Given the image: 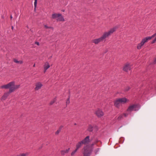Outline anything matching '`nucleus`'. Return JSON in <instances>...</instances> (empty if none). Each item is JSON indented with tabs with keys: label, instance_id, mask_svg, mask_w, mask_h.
I'll use <instances>...</instances> for the list:
<instances>
[{
	"label": "nucleus",
	"instance_id": "9b49d317",
	"mask_svg": "<svg viewBox=\"0 0 156 156\" xmlns=\"http://www.w3.org/2000/svg\"><path fill=\"white\" fill-rule=\"evenodd\" d=\"M101 144V142L98 140H96L91 145V147L94 144H96L97 146L99 147Z\"/></svg>",
	"mask_w": 156,
	"mask_h": 156
},
{
	"label": "nucleus",
	"instance_id": "f3484780",
	"mask_svg": "<svg viewBox=\"0 0 156 156\" xmlns=\"http://www.w3.org/2000/svg\"><path fill=\"white\" fill-rule=\"evenodd\" d=\"M57 21H64L65 20L63 17L61 16H59L57 20Z\"/></svg>",
	"mask_w": 156,
	"mask_h": 156
},
{
	"label": "nucleus",
	"instance_id": "423d86ee",
	"mask_svg": "<svg viewBox=\"0 0 156 156\" xmlns=\"http://www.w3.org/2000/svg\"><path fill=\"white\" fill-rule=\"evenodd\" d=\"M156 35V33L153 34L152 36L150 37H145V38L143 39L141 42L144 45V44L147 42L148 40H151L152 38L154 37Z\"/></svg>",
	"mask_w": 156,
	"mask_h": 156
},
{
	"label": "nucleus",
	"instance_id": "f03ea898",
	"mask_svg": "<svg viewBox=\"0 0 156 156\" xmlns=\"http://www.w3.org/2000/svg\"><path fill=\"white\" fill-rule=\"evenodd\" d=\"M81 142L83 144L86 145L84 147V151L83 153L84 156H89L92 149L91 146L88 145L90 142L89 136H87L84 139L81 141Z\"/></svg>",
	"mask_w": 156,
	"mask_h": 156
},
{
	"label": "nucleus",
	"instance_id": "473e14b6",
	"mask_svg": "<svg viewBox=\"0 0 156 156\" xmlns=\"http://www.w3.org/2000/svg\"><path fill=\"white\" fill-rule=\"evenodd\" d=\"M35 64H34V65H33V66L34 67H35Z\"/></svg>",
	"mask_w": 156,
	"mask_h": 156
},
{
	"label": "nucleus",
	"instance_id": "c756f323",
	"mask_svg": "<svg viewBox=\"0 0 156 156\" xmlns=\"http://www.w3.org/2000/svg\"><path fill=\"white\" fill-rule=\"evenodd\" d=\"M35 44L37 45H39V43L38 42H35Z\"/></svg>",
	"mask_w": 156,
	"mask_h": 156
},
{
	"label": "nucleus",
	"instance_id": "2eb2a0df",
	"mask_svg": "<svg viewBox=\"0 0 156 156\" xmlns=\"http://www.w3.org/2000/svg\"><path fill=\"white\" fill-rule=\"evenodd\" d=\"M83 145L81 141L78 143L76 145V149L78 150Z\"/></svg>",
	"mask_w": 156,
	"mask_h": 156
},
{
	"label": "nucleus",
	"instance_id": "4be33fe9",
	"mask_svg": "<svg viewBox=\"0 0 156 156\" xmlns=\"http://www.w3.org/2000/svg\"><path fill=\"white\" fill-rule=\"evenodd\" d=\"M44 27L46 29H50L52 30H53V28L52 27H48L46 25H44Z\"/></svg>",
	"mask_w": 156,
	"mask_h": 156
},
{
	"label": "nucleus",
	"instance_id": "2f4dec72",
	"mask_svg": "<svg viewBox=\"0 0 156 156\" xmlns=\"http://www.w3.org/2000/svg\"><path fill=\"white\" fill-rule=\"evenodd\" d=\"M10 19H12V15H11V16H10Z\"/></svg>",
	"mask_w": 156,
	"mask_h": 156
},
{
	"label": "nucleus",
	"instance_id": "aec40b11",
	"mask_svg": "<svg viewBox=\"0 0 156 156\" xmlns=\"http://www.w3.org/2000/svg\"><path fill=\"white\" fill-rule=\"evenodd\" d=\"M143 45H144L141 42H140L138 44L137 47V49L139 50L140 49Z\"/></svg>",
	"mask_w": 156,
	"mask_h": 156
},
{
	"label": "nucleus",
	"instance_id": "b1692460",
	"mask_svg": "<svg viewBox=\"0 0 156 156\" xmlns=\"http://www.w3.org/2000/svg\"><path fill=\"white\" fill-rule=\"evenodd\" d=\"M55 99H54L52 101H51L50 102V105H52L53 103H55Z\"/></svg>",
	"mask_w": 156,
	"mask_h": 156
},
{
	"label": "nucleus",
	"instance_id": "f257e3e1",
	"mask_svg": "<svg viewBox=\"0 0 156 156\" xmlns=\"http://www.w3.org/2000/svg\"><path fill=\"white\" fill-rule=\"evenodd\" d=\"M20 87V85H15V83L13 81L10 82L6 85L1 86V88L9 89V91L5 93L2 96L1 98V100H5L10 93L14 92L15 90L19 88Z\"/></svg>",
	"mask_w": 156,
	"mask_h": 156
},
{
	"label": "nucleus",
	"instance_id": "39448f33",
	"mask_svg": "<svg viewBox=\"0 0 156 156\" xmlns=\"http://www.w3.org/2000/svg\"><path fill=\"white\" fill-rule=\"evenodd\" d=\"M106 38L103 34L101 37L98 38L94 39L92 41L95 44H98L100 42L103 41Z\"/></svg>",
	"mask_w": 156,
	"mask_h": 156
},
{
	"label": "nucleus",
	"instance_id": "bb28decb",
	"mask_svg": "<svg viewBox=\"0 0 156 156\" xmlns=\"http://www.w3.org/2000/svg\"><path fill=\"white\" fill-rule=\"evenodd\" d=\"M69 98L67 100L66 102V104L67 105V104H68L69 103Z\"/></svg>",
	"mask_w": 156,
	"mask_h": 156
},
{
	"label": "nucleus",
	"instance_id": "f8f14e48",
	"mask_svg": "<svg viewBox=\"0 0 156 156\" xmlns=\"http://www.w3.org/2000/svg\"><path fill=\"white\" fill-rule=\"evenodd\" d=\"M50 67V65L48 62H46L45 63L44 65V72L45 73L46 70Z\"/></svg>",
	"mask_w": 156,
	"mask_h": 156
},
{
	"label": "nucleus",
	"instance_id": "a878e982",
	"mask_svg": "<svg viewBox=\"0 0 156 156\" xmlns=\"http://www.w3.org/2000/svg\"><path fill=\"white\" fill-rule=\"evenodd\" d=\"M130 89V87L129 86L127 87L125 89V91H127Z\"/></svg>",
	"mask_w": 156,
	"mask_h": 156
},
{
	"label": "nucleus",
	"instance_id": "20e7f679",
	"mask_svg": "<svg viewBox=\"0 0 156 156\" xmlns=\"http://www.w3.org/2000/svg\"><path fill=\"white\" fill-rule=\"evenodd\" d=\"M117 28V27H115L111 29L108 32H104L103 33V34L106 38L108 37L110 35L112 34L114 31H115Z\"/></svg>",
	"mask_w": 156,
	"mask_h": 156
},
{
	"label": "nucleus",
	"instance_id": "6e6552de",
	"mask_svg": "<svg viewBox=\"0 0 156 156\" xmlns=\"http://www.w3.org/2000/svg\"><path fill=\"white\" fill-rule=\"evenodd\" d=\"M42 86L43 84L41 82H38L36 83L35 84V87L34 88L35 90H38L40 89Z\"/></svg>",
	"mask_w": 156,
	"mask_h": 156
},
{
	"label": "nucleus",
	"instance_id": "7ed1b4c3",
	"mask_svg": "<svg viewBox=\"0 0 156 156\" xmlns=\"http://www.w3.org/2000/svg\"><path fill=\"white\" fill-rule=\"evenodd\" d=\"M128 101L129 100L125 98H118L114 101V105L118 108L122 105V104H124Z\"/></svg>",
	"mask_w": 156,
	"mask_h": 156
},
{
	"label": "nucleus",
	"instance_id": "393cba45",
	"mask_svg": "<svg viewBox=\"0 0 156 156\" xmlns=\"http://www.w3.org/2000/svg\"><path fill=\"white\" fill-rule=\"evenodd\" d=\"M37 0H35V1H34V2L35 9V8L37 6Z\"/></svg>",
	"mask_w": 156,
	"mask_h": 156
},
{
	"label": "nucleus",
	"instance_id": "0eeeda50",
	"mask_svg": "<svg viewBox=\"0 0 156 156\" xmlns=\"http://www.w3.org/2000/svg\"><path fill=\"white\" fill-rule=\"evenodd\" d=\"M137 106L138 105H130L128 108L127 111L129 112H131L133 110L137 111V109L136 108Z\"/></svg>",
	"mask_w": 156,
	"mask_h": 156
},
{
	"label": "nucleus",
	"instance_id": "4468645a",
	"mask_svg": "<svg viewBox=\"0 0 156 156\" xmlns=\"http://www.w3.org/2000/svg\"><path fill=\"white\" fill-rule=\"evenodd\" d=\"M70 148H68L66 150H62L61 151V154L62 155H64L65 154L68 153L69 150Z\"/></svg>",
	"mask_w": 156,
	"mask_h": 156
},
{
	"label": "nucleus",
	"instance_id": "cd10ccee",
	"mask_svg": "<svg viewBox=\"0 0 156 156\" xmlns=\"http://www.w3.org/2000/svg\"><path fill=\"white\" fill-rule=\"evenodd\" d=\"M60 131V129H59V130H58L55 133L56 134H58L59 133Z\"/></svg>",
	"mask_w": 156,
	"mask_h": 156
},
{
	"label": "nucleus",
	"instance_id": "412c9836",
	"mask_svg": "<svg viewBox=\"0 0 156 156\" xmlns=\"http://www.w3.org/2000/svg\"><path fill=\"white\" fill-rule=\"evenodd\" d=\"M128 114L126 113H124L123 114L121 115H120L119 117H118V119H121L122 118L123 116H124L125 117H126L127 116Z\"/></svg>",
	"mask_w": 156,
	"mask_h": 156
},
{
	"label": "nucleus",
	"instance_id": "dca6fc26",
	"mask_svg": "<svg viewBox=\"0 0 156 156\" xmlns=\"http://www.w3.org/2000/svg\"><path fill=\"white\" fill-rule=\"evenodd\" d=\"M93 126L91 125H89L87 130L90 132H92L93 130Z\"/></svg>",
	"mask_w": 156,
	"mask_h": 156
},
{
	"label": "nucleus",
	"instance_id": "6ab92c4d",
	"mask_svg": "<svg viewBox=\"0 0 156 156\" xmlns=\"http://www.w3.org/2000/svg\"><path fill=\"white\" fill-rule=\"evenodd\" d=\"M14 62L17 64H21L23 63V62L22 61L20 60V61H18L17 59H13Z\"/></svg>",
	"mask_w": 156,
	"mask_h": 156
},
{
	"label": "nucleus",
	"instance_id": "9d476101",
	"mask_svg": "<svg viewBox=\"0 0 156 156\" xmlns=\"http://www.w3.org/2000/svg\"><path fill=\"white\" fill-rule=\"evenodd\" d=\"M95 114L99 117H101L104 115L103 112L99 109H98L95 112Z\"/></svg>",
	"mask_w": 156,
	"mask_h": 156
},
{
	"label": "nucleus",
	"instance_id": "ddd939ff",
	"mask_svg": "<svg viewBox=\"0 0 156 156\" xmlns=\"http://www.w3.org/2000/svg\"><path fill=\"white\" fill-rule=\"evenodd\" d=\"M60 16H61V14L60 13H54L52 15V18L53 19L58 18Z\"/></svg>",
	"mask_w": 156,
	"mask_h": 156
},
{
	"label": "nucleus",
	"instance_id": "7c9ffc66",
	"mask_svg": "<svg viewBox=\"0 0 156 156\" xmlns=\"http://www.w3.org/2000/svg\"><path fill=\"white\" fill-rule=\"evenodd\" d=\"M154 63H156V58L154 60Z\"/></svg>",
	"mask_w": 156,
	"mask_h": 156
},
{
	"label": "nucleus",
	"instance_id": "5701e85b",
	"mask_svg": "<svg viewBox=\"0 0 156 156\" xmlns=\"http://www.w3.org/2000/svg\"><path fill=\"white\" fill-rule=\"evenodd\" d=\"M77 150L76 149L75 150H74L73 151L71 154V155L72 156H73L74 155V154L76 152V151H77Z\"/></svg>",
	"mask_w": 156,
	"mask_h": 156
},
{
	"label": "nucleus",
	"instance_id": "c85d7f7f",
	"mask_svg": "<svg viewBox=\"0 0 156 156\" xmlns=\"http://www.w3.org/2000/svg\"><path fill=\"white\" fill-rule=\"evenodd\" d=\"M155 41H156V37L152 41V43H154Z\"/></svg>",
	"mask_w": 156,
	"mask_h": 156
},
{
	"label": "nucleus",
	"instance_id": "a211bd4d",
	"mask_svg": "<svg viewBox=\"0 0 156 156\" xmlns=\"http://www.w3.org/2000/svg\"><path fill=\"white\" fill-rule=\"evenodd\" d=\"M29 154L28 152H26L25 153H23L20 154H19L17 155V156H27Z\"/></svg>",
	"mask_w": 156,
	"mask_h": 156
},
{
	"label": "nucleus",
	"instance_id": "72a5a7b5",
	"mask_svg": "<svg viewBox=\"0 0 156 156\" xmlns=\"http://www.w3.org/2000/svg\"><path fill=\"white\" fill-rule=\"evenodd\" d=\"M13 26H12V30H13Z\"/></svg>",
	"mask_w": 156,
	"mask_h": 156
},
{
	"label": "nucleus",
	"instance_id": "1a4fd4ad",
	"mask_svg": "<svg viewBox=\"0 0 156 156\" xmlns=\"http://www.w3.org/2000/svg\"><path fill=\"white\" fill-rule=\"evenodd\" d=\"M131 69V66L129 63L126 64L123 67V70L124 71L127 72Z\"/></svg>",
	"mask_w": 156,
	"mask_h": 156
}]
</instances>
